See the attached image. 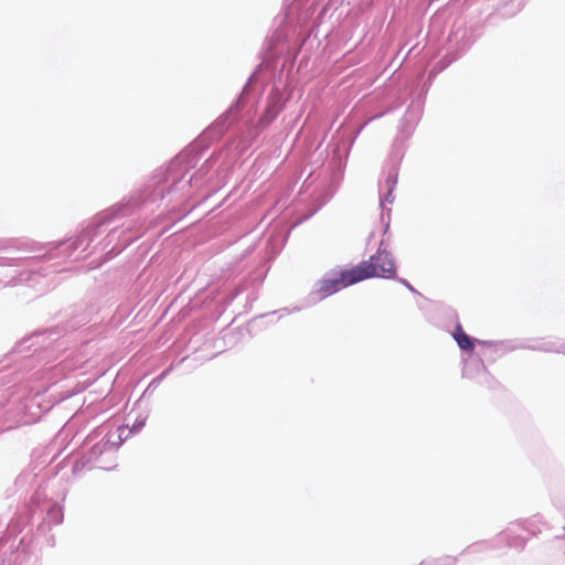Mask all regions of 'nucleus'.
Segmentation results:
<instances>
[{
	"label": "nucleus",
	"instance_id": "1",
	"mask_svg": "<svg viewBox=\"0 0 565 565\" xmlns=\"http://www.w3.org/2000/svg\"><path fill=\"white\" fill-rule=\"evenodd\" d=\"M359 273L355 266L333 269L317 281L312 294L320 299L331 296L360 282L361 276H359Z\"/></svg>",
	"mask_w": 565,
	"mask_h": 565
},
{
	"label": "nucleus",
	"instance_id": "2",
	"mask_svg": "<svg viewBox=\"0 0 565 565\" xmlns=\"http://www.w3.org/2000/svg\"><path fill=\"white\" fill-rule=\"evenodd\" d=\"M361 281L372 277L393 278L396 274L395 263L388 252L379 248L377 253L355 265Z\"/></svg>",
	"mask_w": 565,
	"mask_h": 565
},
{
	"label": "nucleus",
	"instance_id": "3",
	"mask_svg": "<svg viewBox=\"0 0 565 565\" xmlns=\"http://www.w3.org/2000/svg\"><path fill=\"white\" fill-rule=\"evenodd\" d=\"M452 338L457 342L458 347L463 350L471 352L475 350V340L470 338L462 329L461 324H457Z\"/></svg>",
	"mask_w": 565,
	"mask_h": 565
},
{
	"label": "nucleus",
	"instance_id": "4",
	"mask_svg": "<svg viewBox=\"0 0 565 565\" xmlns=\"http://www.w3.org/2000/svg\"><path fill=\"white\" fill-rule=\"evenodd\" d=\"M525 531V529L521 525H516L513 530H512V533L514 534L513 537H511V540L509 541V544L513 547H520V548H523L526 541L529 540L530 536H534L536 533L535 531H529L526 530V533L527 535H523V532Z\"/></svg>",
	"mask_w": 565,
	"mask_h": 565
}]
</instances>
